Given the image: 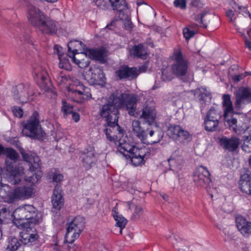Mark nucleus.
<instances>
[{
    "label": "nucleus",
    "instance_id": "obj_1",
    "mask_svg": "<svg viewBox=\"0 0 251 251\" xmlns=\"http://www.w3.org/2000/svg\"><path fill=\"white\" fill-rule=\"evenodd\" d=\"M27 19L29 23L42 33L52 35L57 33L59 25L35 6L27 7Z\"/></svg>",
    "mask_w": 251,
    "mask_h": 251
},
{
    "label": "nucleus",
    "instance_id": "obj_2",
    "mask_svg": "<svg viewBox=\"0 0 251 251\" xmlns=\"http://www.w3.org/2000/svg\"><path fill=\"white\" fill-rule=\"evenodd\" d=\"M3 153L7 158L11 160V161L6 159V169L9 172L8 181L12 185L18 184L22 180L24 174V169L21 165L15 164L16 161L19 157L18 152L11 148L4 149L0 145V155Z\"/></svg>",
    "mask_w": 251,
    "mask_h": 251
},
{
    "label": "nucleus",
    "instance_id": "obj_3",
    "mask_svg": "<svg viewBox=\"0 0 251 251\" xmlns=\"http://www.w3.org/2000/svg\"><path fill=\"white\" fill-rule=\"evenodd\" d=\"M38 212L32 205H25L16 208L13 213V223L18 227L36 225L39 223Z\"/></svg>",
    "mask_w": 251,
    "mask_h": 251
},
{
    "label": "nucleus",
    "instance_id": "obj_4",
    "mask_svg": "<svg viewBox=\"0 0 251 251\" xmlns=\"http://www.w3.org/2000/svg\"><path fill=\"white\" fill-rule=\"evenodd\" d=\"M22 134L31 138L43 140L46 133L40 124L39 114L34 111L23 125Z\"/></svg>",
    "mask_w": 251,
    "mask_h": 251
},
{
    "label": "nucleus",
    "instance_id": "obj_5",
    "mask_svg": "<svg viewBox=\"0 0 251 251\" xmlns=\"http://www.w3.org/2000/svg\"><path fill=\"white\" fill-rule=\"evenodd\" d=\"M119 106L114 92L106 100L105 103L101 105L99 109V115L106 121H118Z\"/></svg>",
    "mask_w": 251,
    "mask_h": 251
},
{
    "label": "nucleus",
    "instance_id": "obj_6",
    "mask_svg": "<svg viewBox=\"0 0 251 251\" xmlns=\"http://www.w3.org/2000/svg\"><path fill=\"white\" fill-rule=\"evenodd\" d=\"M119 108L125 107L129 115L135 116L137 98L134 94L123 93L119 90L114 92Z\"/></svg>",
    "mask_w": 251,
    "mask_h": 251
},
{
    "label": "nucleus",
    "instance_id": "obj_7",
    "mask_svg": "<svg viewBox=\"0 0 251 251\" xmlns=\"http://www.w3.org/2000/svg\"><path fill=\"white\" fill-rule=\"evenodd\" d=\"M226 15L229 18V22L234 24L241 35H244L245 31L249 35L251 30V17L245 16L243 13L235 15V13L231 9L226 12Z\"/></svg>",
    "mask_w": 251,
    "mask_h": 251
},
{
    "label": "nucleus",
    "instance_id": "obj_8",
    "mask_svg": "<svg viewBox=\"0 0 251 251\" xmlns=\"http://www.w3.org/2000/svg\"><path fill=\"white\" fill-rule=\"evenodd\" d=\"M174 63L172 65V71L173 74L176 77L183 79L186 75L188 70V61L183 56L182 53L180 50H176L173 54Z\"/></svg>",
    "mask_w": 251,
    "mask_h": 251
},
{
    "label": "nucleus",
    "instance_id": "obj_9",
    "mask_svg": "<svg viewBox=\"0 0 251 251\" xmlns=\"http://www.w3.org/2000/svg\"><path fill=\"white\" fill-rule=\"evenodd\" d=\"M118 122V121H106L103 129L107 139L115 143L124 134V130L120 126Z\"/></svg>",
    "mask_w": 251,
    "mask_h": 251
},
{
    "label": "nucleus",
    "instance_id": "obj_10",
    "mask_svg": "<svg viewBox=\"0 0 251 251\" xmlns=\"http://www.w3.org/2000/svg\"><path fill=\"white\" fill-rule=\"evenodd\" d=\"M33 74L35 80L41 89L45 91H49L51 89V83L45 68L40 66H34L33 68Z\"/></svg>",
    "mask_w": 251,
    "mask_h": 251
},
{
    "label": "nucleus",
    "instance_id": "obj_11",
    "mask_svg": "<svg viewBox=\"0 0 251 251\" xmlns=\"http://www.w3.org/2000/svg\"><path fill=\"white\" fill-rule=\"evenodd\" d=\"M23 230L20 232V237L21 238L20 242L24 245L31 246L37 243L38 239L36 228L33 225L28 226H24L23 227Z\"/></svg>",
    "mask_w": 251,
    "mask_h": 251
},
{
    "label": "nucleus",
    "instance_id": "obj_12",
    "mask_svg": "<svg viewBox=\"0 0 251 251\" xmlns=\"http://www.w3.org/2000/svg\"><path fill=\"white\" fill-rule=\"evenodd\" d=\"M235 101L234 105L237 110L241 108L242 104L251 102V88L241 87L234 93Z\"/></svg>",
    "mask_w": 251,
    "mask_h": 251
},
{
    "label": "nucleus",
    "instance_id": "obj_13",
    "mask_svg": "<svg viewBox=\"0 0 251 251\" xmlns=\"http://www.w3.org/2000/svg\"><path fill=\"white\" fill-rule=\"evenodd\" d=\"M210 176V174L205 167L200 166L194 172L193 180L197 185L204 186L211 183Z\"/></svg>",
    "mask_w": 251,
    "mask_h": 251
},
{
    "label": "nucleus",
    "instance_id": "obj_14",
    "mask_svg": "<svg viewBox=\"0 0 251 251\" xmlns=\"http://www.w3.org/2000/svg\"><path fill=\"white\" fill-rule=\"evenodd\" d=\"M218 143L224 150L233 152L238 148L240 139L235 136H232L230 137L223 136L219 138Z\"/></svg>",
    "mask_w": 251,
    "mask_h": 251
},
{
    "label": "nucleus",
    "instance_id": "obj_15",
    "mask_svg": "<svg viewBox=\"0 0 251 251\" xmlns=\"http://www.w3.org/2000/svg\"><path fill=\"white\" fill-rule=\"evenodd\" d=\"M33 189L27 186L17 187L14 189L11 194L10 201L14 202L19 200H25L31 197Z\"/></svg>",
    "mask_w": 251,
    "mask_h": 251
},
{
    "label": "nucleus",
    "instance_id": "obj_16",
    "mask_svg": "<svg viewBox=\"0 0 251 251\" xmlns=\"http://www.w3.org/2000/svg\"><path fill=\"white\" fill-rule=\"evenodd\" d=\"M168 134L173 138L180 141H184L190 138V134L186 130H184L180 126L171 125L168 128Z\"/></svg>",
    "mask_w": 251,
    "mask_h": 251
},
{
    "label": "nucleus",
    "instance_id": "obj_17",
    "mask_svg": "<svg viewBox=\"0 0 251 251\" xmlns=\"http://www.w3.org/2000/svg\"><path fill=\"white\" fill-rule=\"evenodd\" d=\"M116 76L120 79L126 78H135L139 73L135 67H129L127 65L121 66L115 73Z\"/></svg>",
    "mask_w": 251,
    "mask_h": 251
},
{
    "label": "nucleus",
    "instance_id": "obj_18",
    "mask_svg": "<svg viewBox=\"0 0 251 251\" xmlns=\"http://www.w3.org/2000/svg\"><path fill=\"white\" fill-rule=\"evenodd\" d=\"M83 166L86 169H90L96 164L97 157L95 151L91 149L84 150L81 154Z\"/></svg>",
    "mask_w": 251,
    "mask_h": 251
},
{
    "label": "nucleus",
    "instance_id": "obj_19",
    "mask_svg": "<svg viewBox=\"0 0 251 251\" xmlns=\"http://www.w3.org/2000/svg\"><path fill=\"white\" fill-rule=\"evenodd\" d=\"M156 112L154 106L145 104L143 106L142 113L140 116L141 120H144L145 123L149 125L152 124L155 120Z\"/></svg>",
    "mask_w": 251,
    "mask_h": 251
},
{
    "label": "nucleus",
    "instance_id": "obj_20",
    "mask_svg": "<svg viewBox=\"0 0 251 251\" xmlns=\"http://www.w3.org/2000/svg\"><path fill=\"white\" fill-rule=\"evenodd\" d=\"M82 90H76L72 89L70 90V94L71 95L73 100L77 103L82 102L83 99H89L91 97L90 89L83 85H80Z\"/></svg>",
    "mask_w": 251,
    "mask_h": 251
},
{
    "label": "nucleus",
    "instance_id": "obj_21",
    "mask_svg": "<svg viewBox=\"0 0 251 251\" xmlns=\"http://www.w3.org/2000/svg\"><path fill=\"white\" fill-rule=\"evenodd\" d=\"M148 156L145 149L135 148L131 155H129V158L132 164L135 166L142 165L145 163V158Z\"/></svg>",
    "mask_w": 251,
    "mask_h": 251
},
{
    "label": "nucleus",
    "instance_id": "obj_22",
    "mask_svg": "<svg viewBox=\"0 0 251 251\" xmlns=\"http://www.w3.org/2000/svg\"><path fill=\"white\" fill-rule=\"evenodd\" d=\"M236 225L238 230L244 236L248 237L251 234V222H248L243 216L236 217Z\"/></svg>",
    "mask_w": 251,
    "mask_h": 251
},
{
    "label": "nucleus",
    "instance_id": "obj_23",
    "mask_svg": "<svg viewBox=\"0 0 251 251\" xmlns=\"http://www.w3.org/2000/svg\"><path fill=\"white\" fill-rule=\"evenodd\" d=\"M163 134L161 131L154 130L152 129L148 128V132L146 135V139L144 140V144H154L159 142L162 139Z\"/></svg>",
    "mask_w": 251,
    "mask_h": 251
},
{
    "label": "nucleus",
    "instance_id": "obj_24",
    "mask_svg": "<svg viewBox=\"0 0 251 251\" xmlns=\"http://www.w3.org/2000/svg\"><path fill=\"white\" fill-rule=\"evenodd\" d=\"M52 209L59 211L64 205V199L61 191L58 186H55L51 197Z\"/></svg>",
    "mask_w": 251,
    "mask_h": 251
},
{
    "label": "nucleus",
    "instance_id": "obj_25",
    "mask_svg": "<svg viewBox=\"0 0 251 251\" xmlns=\"http://www.w3.org/2000/svg\"><path fill=\"white\" fill-rule=\"evenodd\" d=\"M88 75L90 76L91 82L94 84H99L103 81L104 73L102 70L98 66L90 67Z\"/></svg>",
    "mask_w": 251,
    "mask_h": 251
},
{
    "label": "nucleus",
    "instance_id": "obj_26",
    "mask_svg": "<svg viewBox=\"0 0 251 251\" xmlns=\"http://www.w3.org/2000/svg\"><path fill=\"white\" fill-rule=\"evenodd\" d=\"M69 57L72 58L73 62L81 68H85L88 67L89 65V58L86 54V51L84 52L80 51V53L76 54V55H71L69 54Z\"/></svg>",
    "mask_w": 251,
    "mask_h": 251
},
{
    "label": "nucleus",
    "instance_id": "obj_27",
    "mask_svg": "<svg viewBox=\"0 0 251 251\" xmlns=\"http://www.w3.org/2000/svg\"><path fill=\"white\" fill-rule=\"evenodd\" d=\"M82 230V229L77 228V226L75 224L74 221L73 220L72 222L69 224L67 227L66 239H70L71 238V242H74L75 240L79 237Z\"/></svg>",
    "mask_w": 251,
    "mask_h": 251
},
{
    "label": "nucleus",
    "instance_id": "obj_28",
    "mask_svg": "<svg viewBox=\"0 0 251 251\" xmlns=\"http://www.w3.org/2000/svg\"><path fill=\"white\" fill-rule=\"evenodd\" d=\"M239 185L240 189L243 192L251 196V175L247 173L242 175Z\"/></svg>",
    "mask_w": 251,
    "mask_h": 251
},
{
    "label": "nucleus",
    "instance_id": "obj_29",
    "mask_svg": "<svg viewBox=\"0 0 251 251\" xmlns=\"http://www.w3.org/2000/svg\"><path fill=\"white\" fill-rule=\"evenodd\" d=\"M132 130L133 134L143 143L144 140L146 139L148 128L144 129L141 126L140 122L139 120H135L132 122Z\"/></svg>",
    "mask_w": 251,
    "mask_h": 251
},
{
    "label": "nucleus",
    "instance_id": "obj_30",
    "mask_svg": "<svg viewBox=\"0 0 251 251\" xmlns=\"http://www.w3.org/2000/svg\"><path fill=\"white\" fill-rule=\"evenodd\" d=\"M222 105L224 108V117L226 119L229 114H234L233 105L229 94H224L222 96Z\"/></svg>",
    "mask_w": 251,
    "mask_h": 251
},
{
    "label": "nucleus",
    "instance_id": "obj_31",
    "mask_svg": "<svg viewBox=\"0 0 251 251\" xmlns=\"http://www.w3.org/2000/svg\"><path fill=\"white\" fill-rule=\"evenodd\" d=\"M191 92L201 104L205 102L207 98H210V92L204 87L198 88L195 90H191Z\"/></svg>",
    "mask_w": 251,
    "mask_h": 251
},
{
    "label": "nucleus",
    "instance_id": "obj_32",
    "mask_svg": "<svg viewBox=\"0 0 251 251\" xmlns=\"http://www.w3.org/2000/svg\"><path fill=\"white\" fill-rule=\"evenodd\" d=\"M85 45L81 41L77 40L71 41L68 44V52L71 55L79 53L78 51H86Z\"/></svg>",
    "mask_w": 251,
    "mask_h": 251
},
{
    "label": "nucleus",
    "instance_id": "obj_33",
    "mask_svg": "<svg viewBox=\"0 0 251 251\" xmlns=\"http://www.w3.org/2000/svg\"><path fill=\"white\" fill-rule=\"evenodd\" d=\"M86 54L89 58L102 61L104 60L105 50L103 48L98 49H86Z\"/></svg>",
    "mask_w": 251,
    "mask_h": 251
},
{
    "label": "nucleus",
    "instance_id": "obj_34",
    "mask_svg": "<svg viewBox=\"0 0 251 251\" xmlns=\"http://www.w3.org/2000/svg\"><path fill=\"white\" fill-rule=\"evenodd\" d=\"M129 54L131 56L142 59H145L147 56L143 45L141 44L132 46L129 50Z\"/></svg>",
    "mask_w": 251,
    "mask_h": 251
},
{
    "label": "nucleus",
    "instance_id": "obj_35",
    "mask_svg": "<svg viewBox=\"0 0 251 251\" xmlns=\"http://www.w3.org/2000/svg\"><path fill=\"white\" fill-rule=\"evenodd\" d=\"M169 164L172 167H179L184 162L179 150H176L168 159Z\"/></svg>",
    "mask_w": 251,
    "mask_h": 251
},
{
    "label": "nucleus",
    "instance_id": "obj_36",
    "mask_svg": "<svg viewBox=\"0 0 251 251\" xmlns=\"http://www.w3.org/2000/svg\"><path fill=\"white\" fill-rule=\"evenodd\" d=\"M135 148H138L134 146H131L127 143H119L117 146L118 151L125 156H129V155H131Z\"/></svg>",
    "mask_w": 251,
    "mask_h": 251
},
{
    "label": "nucleus",
    "instance_id": "obj_37",
    "mask_svg": "<svg viewBox=\"0 0 251 251\" xmlns=\"http://www.w3.org/2000/svg\"><path fill=\"white\" fill-rule=\"evenodd\" d=\"M1 186L0 187V201H7L9 203H12L10 201V195L12 191H10V188L7 184H0Z\"/></svg>",
    "mask_w": 251,
    "mask_h": 251
},
{
    "label": "nucleus",
    "instance_id": "obj_38",
    "mask_svg": "<svg viewBox=\"0 0 251 251\" xmlns=\"http://www.w3.org/2000/svg\"><path fill=\"white\" fill-rule=\"evenodd\" d=\"M127 204L129 209L131 210L133 209V212L131 217L132 220H136L143 215L144 210L142 206L136 205L130 201L127 202Z\"/></svg>",
    "mask_w": 251,
    "mask_h": 251
},
{
    "label": "nucleus",
    "instance_id": "obj_39",
    "mask_svg": "<svg viewBox=\"0 0 251 251\" xmlns=\"http://www.w3.org/2000/svg\"><path fill=\"white\" fill-rule=\"evenodd\" d=\"M230 5L234 12H236L235 15H239L240 13H243L245 16L251 17V13L247 7L240 5L235 1L230 3Z\"/></svg>",
    "mask_w": 251,
    "mask_h": 251
},
{
    "label": "nucleus",
    "instance_id": "obj_40",
    "mask_svg": "<svg viewBox=\"0 0 251 251\" xmlns=\"http://www.w3.org/2000/svg\"><path fill=\"white\" fill-rule=\"evenodd\" d=\"M8 245L5 251H17L21 246L19 240L16 237H10L8 239Z\"/></svg>",
    "mask_w": 251,
    "mask_h": 251
},
{
    "label": "nucleus",
    "instance_id": "obj_41",
    "mask_svg": "<svg viewBox=\"0 0 251 251\" xmlns=\"http://www.w3.org/2000/svg\"><path fill=\"white\" fill-rule=\"evenodd\" d=\"M110 5L114 10H117L121 12L126 7L125 0H111Z\"/></svg>",
    "mask_w": 251,
    "mask_h": 251
},
{
    "label": "nucleus",
    "instance_id": "obj_42",
    "mask_svg": "<svg viewBox=\"0 0 251 251\" xmlns=\"http://www.w3.org/2000/svg\"><path fill=\"white\" fill-rule=\"evenodd\" d=\"M219 124V121L209 119L206 117H205L204 119V124L205 129L208 131H214L216 130Z\"/></svg>",
    "mask_w": 251,
    "mask_h": 251
},
{
    "label": "nucleus",
    "instance_id": "obj_43",
    "mask_svg": "<svg viewBox=\"0 0 251 251\" xmlns=\"http://www.w3.org/2000/svg\"><path fill=\"white\" fill-rule=\"evenodd\" d=\"M206 117L209 119L219 121L222 118V114L220 111L212 107L208 111Z\"/></svg>",
    "mask_w": 251,
    "mask_h": 251
},
{
    "label": "nucleus",
    "instance_id": "obj_44",
    "mask_svg": "<svg viewBox=\"0 0 251 251\" xmlns=\"http://www.w3.org/2000/svg\"><path fill=\"white\" fill-rule=\"evenodd\" d=\"M68 56H69V54L68 55L64 54L62 55H59L58 57L59 59V67L60 68L66 70L69 69L70 67V63Z\"/></svg>",
    "mask_w": 251,
    "mask_h": 251
},
{
    "label": "nucleus",
    "instance_id": "obj_45",
    "mask_svg": "<svg viewBox=\"0 0 251 251\" xmlns=\"http://www.w3.org/2000/svg\"><path fill=\"white\" fill-rule=\"evenodd\" d=\"M42 173L39 170H37V172L35 174H33L28 177L26 176L24 177V179L25 181L31 184H35L42 177Z\"/></svg>",
    "mask_w": 251,
    "mask_h": 251
},
{
    "label": "nucleus",
    "instance_id": "obj_46",
    "mask_svg": "<svg viewBox=\"0 0 251 251\" xmlns=\"http://www.w3.org/2000/svg\"><path fill=\"white\" fill-rule=\"evenodd\" d=\"M114 220L116 221V226L122 228H124L127 224V221L126 218L121 215H116L114 217Z\"/></svg>",
    "mask_w": 251,
    "mask_h": 251
},
{
    "label": "nucleus",
    "instance_id": "obj_47",
    "mask_svg": "<svg viewBox=\"0 0 251 251\" xmlns=\"http://www.w3.org/2000/svg\"><path fill=\"white\" fill-rule=\"evenodd\" d=\"M62 111L64 115L67 116L73 112V106L68 103L65 100H62Z\"/></svg>",
    "mask_w": 251,
    "mask_h": 251
},
{
    "label": "nucleus",
    "instance_id": "obj_48",
    "mask_svg": "<svg viewBox=\"0 0 251 251\" xmlns=\"http://www.w3.org/2000/svg\"><path fill=\"white\" fill-rule=\"evenodd\" d=\"M242 149L246 152H251V136H246L244 139Z\"/></svg>",
    "mask_w": 251,
    "mask_h": 251
},
{
    "label": "nucleus",
    "instance_id": "obj_49",
    "mask_svg": "<svg viewBox=\"0 0 251 251\" xmlns=\"http://www.w3.org/2000/svg\"><path fill=\"white\" fill-rule=\"evenodd\" d=\"M197 33V30H192L188 27H186L183 29V36L187 41H188L191 38L193 37Z\"/></svg>",
    "mask_w": 251,
    "mask_h": 251
},
{
    "label": "nucleus",
    "instance_id": "obj_50",
    "mask_svg": "<svg viewBox=\"0 0 251 251\" xmlns=\"http://www.w3.org/2000/svg\"><path fill=\"white\" fill-rule=\"evenodd\" d=\"M48 177L49 179H52L53 182L58 183L63 179V176L60 174H57L51 172L48 174Z\"/></svg>",
    "mask_w": 251,
    "mask_h": 251
},
{
    "label": "nucleus",
    "instance_id": "obj_51",
    "mask_svg": "<svg viewBox=\"0 0 251 251\" xmlns=\"http://www.w3.org/2000/svg\"><path fill=\"white\" fill-rule=\"evenodd\" d=\"M111 0H96L95 3L102 9H106L110 5Z\"/></svg>",
    "mask_w": 251,
    "mask_h": 251
},
{
    "label": "nucleus",
    "instance_id": "obj_52",
    "mask_svg": "<svg viewBox=\"0 0 251 251\" xmlns=\"http://www.w3.org/2000/svg\"><path fill=\"white\" fill-rule=\"evenodd\" d=\"M206 14V13H202L200 15L195 17V20L197 22V24H199L200 26L203 27V28H206L207 26L206 24L204 23V17Z\"/></svg>",
    "mask_w": 251,
    "mask_h": 251
},
{
    "label": "nucleus",
    "instance_id": "obj_53",
    "mask_svg": "<svg viewBox=\"0 0 251 251\" xmlns=\"http://www.w3.org/2000/svg\"><path fill=\"white\" fill-rule=\"evenodd\" d=\"M73 220L75 222V224L77 226V228L79 229H83L84 227V218L81 216H76L74 218Z\"/></svg>",
    "mask_w": 251,
    "mask_h": 251
},
{
    "label": "nucleus",
    "instance_id": "obj_54",
    "mask_svg": "<svg viewBox=\"0 0 251 251\" xmlns=\"http://www.w3.org/2000/svg\"><path fill=\"white\" fill-rule=\"evenodd\" d=\"M56 79L57 82L60 84L66 83L68 80L66 75L62 72L56 75Z\"/></svg>",
    "mask_w": 251,
    "mask_h": 251
},
{
    "label": "nucleus",
    "instance_id": "obj_55",
    "mask_svg": "<svg viewBox=\"0 0 251 251\" xmlns=\"http://www.w3.org/2000/svg\"><path fill=\"white\" fill-rule=\"evenodd\" d=\"M34 164H31L29 166L30 171H35L36 170L39 169L40 165L39 163V158L38 156H36L33 158Z\"/></svg>",
    "mask_w": 251,
    "mask_h": 251
},
{
    "label": "nucleus",
    "instance_id": "obj_56",
    "mask_svg": "<svg viewBox=\"0 0 251 251\" xmlns=\"http://www.w3.org/2000/svg\"><path fill=\"white\" fill-rule=\"evenodd\" d=\"M125 21L124 22V28L129 31H130L133 28V24L130 21V18L128 16L125 18Z\"/></svg>",
    "mask_w": 251,
    "mask_h": 251
},
{
    "label": "nucleus",
    "instance_id": "obj_57",
    "mask_svg": "<svg viewBox=\"0 0 251 251\" xmlns=\"http://www.w3.org/2000/svg\"><path fill=\"white\" fill-rule=\"evenodd\" d=\"M174 4L176 7H179L181 9H184L186 7V0H175Z\"/></svg>",
    "mask_w": 251,
    "mask_h": 251
},
{
    "label": "nucleus",
    "instance_id": "obj_58",
    "mask_svg": "<svg viewBox=\"0 0 251 251\" xmlns=\"http://www.w3.org/2000/svg\"><path fill=\"white\" fill-rule=\"evenodd\" d=\"M12 111L14 115L17 117L22 118L23 115V110L17 106L13 107Z\"/></svg>",
    "mask_w": 251,
    "mask_h": 251
},
{
    "label": "nucleus",
    "instance_id": "obj_59",
    "mask_svg": "<svg viewBox=\"0 0 251 251\" xmlns=\"http://www.w3.org/2000/svg\"><path fill=\"white\" fill-rule=\"evenodd\" d=\"M225 120L227 122L228 126L230 127H233V128H236L237 127V120L235 118H232L231 119H228L227 117L226 119L224 118Z\"/></svg>",
    "mask_w": 251,
    "mask_h": 251
},
{
    "label": "nucleus",
    "instance_id": "obj_60",
    "mask_svg": "<svg viewBox=\"0 0 251 251\" xmlns=\"http://www.w3.org/2000/svg\"><path fill=\"white\" fill-rule=\"evenodd\" d=\"M71 238H70V239H66V240L70 244V245H68V251H79V247L73 244L74 242H71Z\"/></svg>",
    "mask_w": 251,
    "mask_h": 251
},
{
    "label": "nucleus",
    "instance_id": "obj_61",
    "mask_svg": "<svg viewBox=\"0 0 251 251\" xmlns=\"http://www.w3.org/2000/svg\"><path fill=\"white\" fill-rule=\"evenodd\" d=\"M162 79L163 81H171L173 76L171 74H168L167 72L166 71H163L162 72Z\"/></svg>",
    "mask_w": 251,
    "mask_h": 251
},
{
    "label": "nucleus",
    "instance_id": "obj_62",
    "mask_svg": "<svg viewBox=\"0 0 251 251\" xmlns=\"http://www.w3.org/2000/svg\"><path fill=\"white\" fill-rule=\"evenodd\" d=\"M245 77L246 75L245 74H242L240 75H234L232 76V78L234 82H238Z\"/></svg>",
    "mask_w": 251,
    "mask_h": 251
},
{
    "label": "nucleus",
    "instance_id": "obj_63",
    "mask_svg": "<svg viewBox=\"0 0 251 251\" xmlns=\"http://www.w3.org/2000/svg\"><path fill=\"white\" fill-rule=\"evenodd\" d=\"M190 5L195 7H201L202 4L200 0H190Z\"/></svg>",
    "mask_w": 251,
    "mask_h": 251
},
{
    "label": "nucleus",
    "instance_id": "obj_64",
    "mask_svg": "<svg viewBox=\"0 0 251 251\" xmlns=\"http://www.w3.org/2000/svg\"><path fill=\"white\" fill-rule=\"evenodd\" d=\"M53 50H54V52L55 53L57 54L58 57H59V55H62L63 54H64L63 53H61V51L62 50V47H61L60 46H59L57 45H55L54 46Z\"/></svg>",
    "mask_w": 251,
    "mask_h": 251
}]
</instances>
